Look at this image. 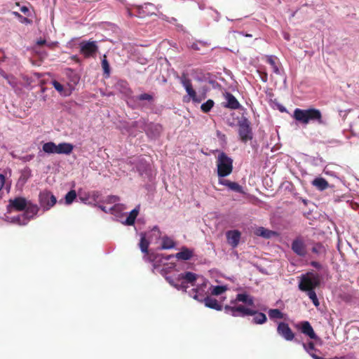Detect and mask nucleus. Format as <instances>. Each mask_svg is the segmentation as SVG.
<instances>
[{
  "mask_svg": "<svg viewBox=\"0 0 359 359\" xmlns=\"http://www.w3.org/2000/svg\"><path fill=\"white\" fill-rule=\"evenodd\" d=\"M293 118L303 124H308L310 121H316L318 124H323L321 111L315 108L302 109L297 108L293 112Z\"/></svg>",
  "mask_w": 359,
  "mask_h": 359,
  "instance_id": "obj_1",
  "label": "nucleus"
},
{
  "mask_svg": "<svg viewBox=\"0 0 359 359\" xmlns=\"http://www.w3.org/2000/svg\"><path fill=\"white\" fill-rule=\"evenodd\" d=\"M320 283V276L318 273L308 272L302 275L299 283V289L304 292L314 290Z\"/></svg>",
  "mask_w": 359,
  "mask_h": 359,
  "instance_id": "obj_2",
  "label": "nucleus"
},
{
  "mask_svg": "<svg viewBox=\"0 0 359 359\" xmlns=\"http://www.w3.org/2000/svg\"><path fill=\"white\" fill-rule=\"evenodd\" d=\"M218 177H223L229 175L233 170V160L224 152L219 154L217 161Z\"/></svg>",
  "mask_w": 359,
  "mask_h": 359,
  "instance_id": "obj_3",
  "label": "nucleus"
},
{
  "mask_svg": "<svg viewBox=\"0 0 359 359\" xmlns=\"http://www.w3.org/2000/svg\"><path fill=\"white\" fill-rule=\"evenodd\" d=\"M80 53L86 58L95 57L98 51L95 41H82L79 43Z\"/></svg>",
  "mask_w": 359,
  "mask_h": 359,
  "instance_id": "obj_4",
  "label": "nucleus"
},
{
  "mask_svg": "<svg viewBox=\"0 0 359 359\" xmlns=\"http://www.w3.org/2000/svg\"><path fill=\"white\" fill-rule=\"evenodd\" d=\"M238 135L240 140L246 143L253 137L252 128L250 127V123L247 118H243L238 121Z\"/></svg>",
  "mask_w": 359,
  "mask_h": 359,
  "instance_id": "obj_5",
  "label": "nucleus"
},
{
  "mask_svg": "<svg viewBox=\"0 0 359 359\" xmlns=\"http://www.w3.org/2000/svg\"><path fill=\"white\" fill-rule=\"evenodd\" d=\"M39 203L43 210L47 211L55 205L57 199L50 191L44 190L39 193Z\"/></svg>",
  "mask_w": 359,
  "mask_h": 359,
  "instance_id": "obj_6",
  "label": "nucleus"
},
{
  "mask_svg": "<svg viewBox=\"0 0 359 359\" xmlns=\"http://www.w3.org/2000/svg\"><path fill=\"white\" fill-rule=\"evenodd\" d=\"M224 312L230 314L233 317H245L249 315H252V309L248 308L243 305L238 306H229L226 305L224 307Z\"/></svg>",
  "mask_w": 359,
  "mask_h": 359,
  "instance_id": "obj_7",
  "label": "nucleus"
},
{
  "mask_svg": "<svg viewBox=\"0 0 359 359\" xmlns=\"http://www.w3.org/2000/svg\"><path fill=\"white\" fill-rule=\"evenodd\" d=\"M277 333L286 341H293L295 334L290 327L289 325L285 322H280L277 327Z\"/></svg>",
  "mask_w": 359,
  "mask_h": 359,
  "instance_id": "obj_8",
  "label": "nucleus"
},
{
  "mask_svg": "<svg viewBox=\"0 0 359 359\" xmlns=\"http://www.w3.org/2000/svg\"><path fill=\"white\" fill-rule=\"evenodd\" d=\"M295 327L300 330L303 334L308 336L310 339H316L318 338L312 326L309 321H302L295 325Z\"/></svg>",
  "mask_w": 359,
  "mask_h": 359,
  "instance_id": "obj_9",
  "label": "nucleus"
},
{
  "mask_svg": "<svg viewBox=\"0 0 359 359\" xmlns=\"http://www.w3.org/2000/svg\"><path fill=\"white\" fill-rule=\"evenodd\" d=\"M292 251L300 257H305L306 255V248L304 241L302 238H295L291 245Z\"/></svg>",
  "mask_w": 359,
  "mask_h": 359,
  "instance_id": "obj_10",
  "label": "nucleus"
},
{
  "mask_svg": "<svg viewBox=\"0 0 359 359\" xmlns=\"http://www.w3.org/2000/svg\"><path fill=\"white\" fill-rule=\"evenodd\" d=\"M194 298L195 299H198V301H200V299H198V295L197 294L194 295ZM201 302H203L206 307L215 309L216 311L222 310V306L220 304H219L217 300L210 296L205 297L203 299L201 300Z\"/></svg>",
  "mask_w": 359,
  "mask_h": 359,
  "instance_id": "obj_11",
  "label": "nucleus"
},
{
  "mask_svg": "<svg viewBox=\"0 0 359 359\" xmlns=\"http://www.w3.org/2000/svg\"><path fill=\"white\" fill-rule=\"evenodd\" d=\"M29 201L23 197H16L9 200V206L17 211L25 210Z\"/></svg>",
  "mask_w": 359,
  "mask_h": 359,
  "instance_id": "obj_12",
  "label": "nucleus"
},
{
  "mask_svg": "<svg viewBox=\"0 0 359 359\" xmlns=\"http://www.w3.org/2000/svg\"><path fill=\"white\" fill-rule=\"evenodd\" d=\"M219 183L220 184L226 186V187H228L230 190H231L233 191L243 194H245V191H244L242 186H241L237 182H231V181H229L228 180H225V179H219Z\"/></svg>",
  "mask_w": 359,
  "mask_h": 359,
  "instance_id": "obj_13",
  "label": "nucleus"
},
{
  "mask_svg": "<svg viewBox=\"0 0 359 359\" xmlns=\"http://www.w3.org/2000/svg\"><path fill=\"white\" fill-rule=\"evenodd\" d=\"M228 243L233 248L236 247L240 241L241 233L238 230L229 231L226 233Z\"/></svg>",
  "mask_w": 359,
  "mask_h": 359,
  "instance_id": "obj_14",
  "label": "nucleus"
},
{
  "mask_svg": "<svg viewBox=\"0 0 359 359\" xmlns=\"http://www.w3.org/2000/svg\"><path fill=\"white\" fill-rule=\"evenodd\" d=\"M237 302H243L248 306L254 305L253 297L245 293L238 294L236 297V299L234 300L231 301V304H235Z\"/></svg>",
  "mask_w": 359,
  "mask_h": 359,
  "instance_id": "obj_15",
  "label": "nucleus"
},
{
  "mask_svg": "<svg viewBox=\"0 0 359 359\" xmlns=\"http://www.w3.org/2000/svg\"><path fill=\"white\" fill-rule=\"evenodd\" d=\"M225 98L227 101L226 104L224 105L225 107L231 109H238L240 108V103L231 93H226Z\"/></svg>",
  "mask_w": 359,
  "mask_h": 359,
  "instance_id": "obj_16",
  "label": "nucleus"
},
{
  "mask_svg": "<svg viewBox=\"0 0 359 359\" xmlns=\"http://www.w3.org/2000/svg\"><path fill=\"white\" fill-rule=\"evenodd\" d=\"M39 208L36 204H33L30 201L28 202L27 206L25 209V215L29 221L32 219L39 212Z\"/></svg>",
  "mask_w": 359,
  "mask_h": 359,
  "instance_id": "obj_17",
  "label": "nucleus"
},
{
  "mask_svg": "<svg viewBox=\"0 0 359 359\" xmlns=\"http://www.w3.org/2000/svg\"><path fill=\"white\" fill-rule=\"evenodd\" d=\"M198 276L190 271L185 272L184 273H180L178 275L177 280H184L187 283H191V285H194V283L197 279Z\"/></svg>",
  "mask_w": 359,
  "mask_h": 359,
  "instance_id": "obj_18",
  "label": "nucleus"
},
{
  "mask_svg": "<svg viewBox=\"0 0 359 359\" xmlns=\"http://www.w3.org/2000/svg\"><path fill=\"white\" fill-rule=\"evenodd\" d=\"M74 149V145L71 143L62 142L57 145V154H70Z\"/></svg>",
  "mask_w": 359,
  "mask_h": 359,
  "instance_id": "obj_19",
  "label": "nucleus"
},
{
  "mask_svg": "<svg viewBox=\"0 0 359 359\" xmlns=\"http://www.w3.org/2000/svg\"><path fill=\"white\" fill-rule=\"evenodd\" d=\"M252 312L255 313L251 316H253L252 320V323L257 325H262L266 322L267 318L266 316L262 312H259L257 310L252 309Z\"/></svg>",
  "mask_w": 359,
  "mask_h": 359,
  "instance_id": "obj_20",
  "label": "nucleus"
},
{
  "mask_svg": "<svg viewBox=\"0 0 359 359\" xmlns=\"http://www.w3.org/2000/svg\"><path fill=\"white\" fill-rule=\"evenodd\" d=\"M312 185L319 191H324L329 187L328 182L323 177H316L312 181Z\"/></svg>",
  "mask_w": 359,
  "mask_h": 359,
  "instance_id": "obj_21",
  "label": "nucleus"
},
{
  "mask_svg": "<svg viewBox=\"0 0 359 359\" xmlns=\"http://www.w3.org/2000/svg\"><path fill=\"white\" fill-rule=\"evenodd\" d=\"M193 256V251L187 248H183L182 250L177 252L175 255L176 258L182 260H189Z\"/></svg>",
  "mask_w": 359,
  "mask_h": 359,
  "instance_id": "obj_22",
  "label": "nucleus"
},
{
  "mask_svg": "<svg viewBox=\"0 0 359 359\" xmlns=\"http://www.w3.org/2000/svg\"><path fill=\"white\" fill-rule=\"evenodd\" d=\"M275 233L274 231L265 229L264 227L260 226L255 231V234L258 236L263 237L264 238H269Z\"/></svg>",
  "mask_w": 359,
  "mask_h": 359,
  "instance_id": "obj_23",
  "label": "nucleus"
},
{
  "mask_svg": "<svg viewBox=\"0 0 359 359\" xmlns=\"http://www.w3.org/2000/svg\"><path fill=\"white\" fill-rule=\"evenodd\" d=\"M42 149L45 153L57 154V145L53 142H49L43 144Z\"/></svg>",
  "mask_w": 359,
  "mask_h": 359,
  "instance_id": "obj_24",
  "label": "nucleus"
},
{
  "mask_svg": "<svg viewBox=\"0 0 359 359\" xmlns=\"http://www.w3.org/2000/svg\"><path fill=\"white\" fill-rule=\"evenodd\" d=\"M277 58L273 55L266 56V62L271 66L273 72L276 74H280V70L276 64V60Z\"/></svg>",
  "mask_w": 359,
  "mask_h": 359,
  "instance_id": "obj_25",
  "label": "nucleus"
},
{
  "mask_svg": "<svg viewBox=\"0 0 359 359\" xmlns=\"http://www.w3.org/2000/svg\"><path fill=\"white\" fill-rule=\"evenodd\" d=\"M210 294L212 295L217 296L219 294H222V293L225 292L228 287L226 285H216V286H211L210 288Z\"/></svg>",
  "mask_w": 359,
  "mask_h": 359,
  "instance_id": "obj_26",
  "label": "nucleus"
},
{
  "mask_svg": "<svg viewBox=\"0 0 359 359\" xmlns=\"http://www.w3.org/2000/svg\"><path fill=\"white\" fill-rule=\"evenodd\" d=\"M139 213V210L137 208L133 209L130 211L129 215L127 217L125 224L126 225H133L135 221L136 217H137Z\"/></svg>",
  "mask_w": 359,
  "mask_h": 359,
  "instance_id": "obj_27",
  "label": "nucleus"
},
{
  "mask_svg": "<svg viewBox=\"0 0 359 359\" xmlns=\"http://www.w3.org/2000/svg\"><path fill=\"white\" fill-rule=\"evenodd\" d=\"M270 319H283L284 314L278 309H271L268 312Z\"/></svg>",
  "mask_w": 359,
  "mask_h": 359,
  "instance_id": "obj_28",
  "label": "nucleus"
},
{
  "mask_svg": "<svg viewBox=\"0 0 359 359\" xmlns=\"http://www.w3.org/2000/svg\"><path fill=\"white\" fill-rule=\"evenodd\" d=\"M141 251L144 253L148 252L149 242L147 240L145 234L141 233V238L139 243Z\"/></svg>",
  "mask_w": 359,
  "mask_h": 359,
  "instance_id": "obj_29",
  "label": "nucleus"
},
{
  "mask_svg": "<svg viewBox=\"0 0 359 359\" xmlns=\"http://www.w3.org/2000/svg\"><path fill=\"white\" fill-rule=\"evenodd\" d=\"M175 247V242L172 239L168 236H164L162 238V249H171Z\"/></svg>",
  "mask_w": 359,
  "mask_h": 359,
  "instance_id": "obj_30",
  "label": "nucleus"
},
{
  "mask_svg": "<svg viewBox=\"0 0 359 359\" xmlns=\"http://www.w3.org/2000/svg\"><path fill=\"white\" fill-rule=\"evenodd\" d=\"M12 222L19 225H26L29 221L28 219L25 217V214L23 213L21 215L13 217L12 218Z\"/></svg>",
  "mask_w": 359,
  "mask_h": 359,
  "instance_id": "obj_31",
  "label": "nucleus"
},
{
  "mask_svg": "<svg viewBox=\"0 0 359 359\" xmlns=\"http://www.w3.org/2000/svg\"><path fill=\"white\" fill-rule=\"evenodd\" d=\"M101 64H102V67L104 71V74L106 75V77H108L110 74V66H109V62L107 60L106 55H103V58L102 59Z\"/></svg>",
  "mask_w": 359,
  "mask_h": 359,
  "instance_id": "obj_32",
  "label": "nucleus"
},
{
  "mask_svg": "<svg viewBox=\"0 0 359 359\" xmlns=\"http://www.w3.org/2000/svg\"><path fill=\"white\" fill-rule=\"evenodd\" d=\"M214 101L212 100H208L205 102L203 103L201 106V109L204 113L209 112L214 106Z\"/></svg>",
  "mask_w": 359,
  "mask_h": 359,
  "instance_id": "obj_33",
  "label": "nucleus"
},
{
  "mask_svg": "<svg viewBox=\"0 0 359 359\" xmlns=\"http://www.w3.org/2000/svg\"><path fill=\"white\" fill-rule=\"evenodd\" d=\"M311 251L317 255H320L325 253V248L322 244L318 243L313 246Z\"/></svg>",
  "mask_w": 359,
  "mask_h": 359,
  "instance_id": "obj_34",
  "label": "nucleus"
},
{
  "mask_svg": "<svg viewBox=\"0 0 359 359\" xmlns=\"http://www.w3.org/2000/svg\"><path fill=\"white\" fill-rule=\"evenodd\" d=\"M76 198V193L75 190H71L69 191L66 195H65V203L67 205H70L72 203V202L75 200Z\"/></svg>",
  "mask_w": 359,
  "mask_h": 359,
  "instance_id": "obj_35",
  "label": "nucleus"
},
{
  "mask_svg": "<svg viewBox=\"0 0 359 359\" xmlns=\"http://www.w3.org/2000/svg\"><path fill=\"white\" fill-rule=\"evenodd\" d=\"M180 81L182 86L184 87V88H188L192 85L191 79L185 73H183L182 76L180 77Z\"/></svg>",
  "mask_w": 359,
  "mask_h": 359,
  "instance_id": "obj_36",
  "label": "nucleus"
},
{
  "mask_svg": "<svg viewBox=\"0 0 359 359\" xmlns=\"http://www.w3.org/2000/svg\"><path fill=\"white\" fill-rule=\"evenodd\" d=\"M307 292H308V296L311 299L313 304L316 306H319V301H318V299L317 297L315 290L308 291Z\"/></svg>",
  "mask_w": 359,
  "mask_h": 359,
  "instance_id": "obj_37",
  "label": "nucleus"
},
{
  "mask_svg": "<svg viewBox=\"0 0 359 359\" xmlns=\"http://www.w3.org/2000/svg\"><path fill=\"white\" fill-rule=\"evenodd\" d=\"M303 345V347L304 348V349L306 351L307 353H311V352H313V351H316V349L315 348V345L313 342H309V344H305V343H303L302 344Z\"/></svg>",
  "mask_w": 359,
  "mask_h": 359,
  "instance_id": "obj_38",
  "label": "nucleus"
},
{
  "mask_svg": "<svg viewBox=\"0 0 359 359\" xmlns=\"http://www.w3.org/2000/svg\"><path fill=\"white\" fill-rule=\"evenodd\" d=\"M137 99L139 100H148V101H151L153 100V97L152 95L148 94V93H142L141 95H140L138 97H137Z\"/></svg>",
  "mask_w": 359,
  "mask_h": 359,
  "instance_id": "obj_39",
  "label": "nucleus"
},
{
  "mask_svg": "<svg viewBox=\"0 0 359 359\" xmlns=\"http://www.w3.org/2000/svg\"><path fill=\"white\" fill-rule=\"evenodd\" d=\"M14 14L15 15V16H17L20 19V22L22 23L30 24L32 22L29 18L22 16L20 14H19L17 12H15Z\"/></svg>",
  "mask_w": 359,
  "mask_h": 359,
  "instance_id": "obj_40",
  "label": "nucleus"
},
{
  "mask_svg": "<svg viewBox=\"0 0 359 359\" xmlns=\"http://www.w3.org/2000/svg\"><path fill=\"white\" fill-rule=\"evenodd\" d=\"M121 86L123 87V93H125L126 95H130L132 93V90L130 88L128 87V84L126 82H122L121 83L119 84Z\"/></svg>",
  "mask_w": 359,
  "mask_h": 359,
  "instance_id": "obj_41",
  "label": "nucleus"
},
{
  "mask_svg": "<svg viewBox=\"0 0 359 359\" xmlns=\"http://www.w3.org/2000/svg\"><path fill=\"white\" fill-rule=\"evenodd\" d=\"M53 86L59 93H62L64 90L63 86L57 81H53Z\"/></svg>",
  "mask_w": 359,
  "mask_h": 359,
  "instance_id": "obj_42",
  "label": "nucleus"
},
{
  "mask_svg": "<svg viewBox=\"0 0 359 359\" xmlns=\"http://www.w3.org/2000/svg\"><path fill=\"white\" fill-rule=\"evenodd\" d=\"M186 91L191 98H194L196 96V91L192 87V85L188 88H186Z\"/></svg>",
  "mask_w": 359,
  "mask_h": 359,
  "instance_id": "obj_43",
  "label": "nucleus"
},
{
  "mask_svg": "<svg viewBox=\"0 0 359 359\" xmlns=\"http://www.w3.org/2000/svg\"><path fill=\"white\" fill-rule=\"evenodd\" d=\"M182 282L180 284H178V290L179 289H183L184 290H186L187 288H188V285H187V283L184 280H181Z\"/></svg>",
  "mask_w": 359,
  "mask_h": 359,
  "instance_id": "obj_44",
  "label": "nucleus"
},
{
  "mask_svg": "<svg viewBox=\"0 0 359 359\" xmlns=\"http://www.w3.org/2000/svg\"><path fill=\"white\" fill-rule=\"evenodd\" d=\"M5 176L2 174H0V191L3 189L4 185L5 184Z\"/></svg>",
  "mask_w": 359,
  "mask_h": 359,
  "instance_id": "obj_45",
  "label": "nucleus"
},
{
  "mask_svg": "<svg viewBox=\"0 0 359 359\" xmlns=\"http://www.w3.org/2000/svg\"><path fill=\"white\" fill-rule=\"evenodd\" d=\"M311 265L316 269H320L321 268V264L318 262H316V261H312L311 262Z\"/></svg>",
  "mask_w": 359,
  "mask_h": 359,
  "instance_id": "obj_46",
  "label": "nucleus"
},
{
  "mask_svg": "<svg viewBox=\"0 0 359 359\" xmlns=\"http://www.w3.org/2000/svg\"><path fill=\"white\" fill-rule=\"evenodd\" d=\"M45 44H46V41L45 39H40L37 40V41H36V45L37 46H43V45H45Z\"/></svg>",
  "mask_w": 359,
  "mask_h": 359,
  "instance_id": "obj_47",
  "label": "nucleus"
},
{
  "mask_svg": "<svg viewBox=\"0 0 359 359\" xmlns=\"http://www.w3.org/2000/svg\"><path fill=\"white\" fill-rule=\"evenodd\" d=\"M166 280L169 282V283L173 285L175 287L178 288V284L175 283L174 281L169 277L166 278Z\"/></svg>",
  "mask_w": 359,
  "mask_h": 359,
  "instance_id": "obj_48",
  "label": "nucleus"
},
{
  "mask_svg": "<svg viewBox=\"0 0 359 359\" xmlns=\"http://www.w3.org/2000/svg\"><path fill=\"white\" fill-rule=\"evenodd\" d=\"M20 11L22 12L23 13L25 14H27V13H29V8L25 6H23L20 8Z\"/></svg>",
  "mask_w": 359,
  "mask_h": 359,
  "instance_id": "obj_49",
  "label": "nucleus"
},
{
  "mask_svg": "<svg viewBox=\"0 0 359 359\" xmlns=\"http://www.w3.org/2000/svg\"><path fill=\"white\" fill-rule=\"evenodd\" d=\"M118 201V197L115 196H109V202H116Z\"/></svg>",
  "mask_w": 359,
  "mask_h": 359,
  "instance_id": "obj_50",
  "label": "nucleus"
},
{
  "mask_svg": "<svg viewBox=\"0 0 359 359\" xmlns=\"http://www.w3.org/2000/svg\"><path fill=\"white\" fill-rule=\"evenodd\" d=\"M191 48H192L193 50H200V48H199V46H198V43H193V44L191 45Z\"/></svg>",
  "mask_w": 359,
  "mask_h": 359,
  "instance_id": "obj_51",
  "label": "nucleus"
},
{
  "mask_svg": "<svg viewBox=\"0 0 359 359\" xmlns=\"http://www.w3.org/2000/svg\"><path fill=\"white\" fill-rule=\"evenodd\" d=\"M192 100L194 102H200L201 101V100L200 98L198 97L197 95L196 94V96L194 97V98H191Z\"/></svg>",
  "mask_w": 359,
  "mask_h": 359,
  "instance_id": "obj_52",
  "label": "nucleus"
},
{
  "mask_svg": "<svg viewBox=\"0 0 359 359\" xmlns=\"http://www.w3.org/2000/svg\"><path fill=\"white\" fill-rule=\"evenodd\" d=\"M93 196L94 198V200H95V198L99 196V193L97 191H94L93 193Z\"/></svg>",
  "mask_w": 359,
  "mask_h": 359,
  "instance_id": "obj_53",
  "label": "nucleus"
},
{
  "mask_svg": "<svg viewBox=\"0 0 359 359\" xmlns=\"http://www.w3.org/2000/svg\"><path fill=\"white\" fill-rule=\"evenodd\" d=\"M99 208L104 212H107L106 207L103 205H100Z\"/></svg>",
  "mask_w": 359,
  "mask_h": 359,
  "instance_id": "obj_54",
  "label": "nucleus"
},
{
  "mask_svg": "<svg viewBox=\"0 0 359 359\" xmlns=\"http://www.w3.org/2000/svg\"><path fill=\"white\" fill-rule=\"evenodd\" d=\"M4 77L6 78L8 81V83L11 84V85H13V83L8 80V76L6 74H3Z\"/></svg>",
  "mask_w": 359,
  "mask_h": 359,
  "instance_id": "obj_55",
  "label": "nucleus"
},
{
  "mask_svg": "<svg viewBox=\"0 0 359 359\" xmlns=\"http://www.w3.org/2000/svg\"><path fill=\"white\" fill-rule=\"evenodd\" d=\"M33 157H34V156H33V155H30V156H26V157H25V158H26L27 160H30V159H32Z\"/></svg>",
  "mask_w": 359,
  "mask_h": 359,
  "instance_id": "obj_56",
  "label": "nucleus"
},
{
  "mask_svg": "<svg viewBox=\"0 0 359 359\" xmlns=\"http://www.w3.org/2000/svg\"><path fill=\"white\" fill-rule=\"evenodd\" d=\"M47 46L50 48H53L55 46V43H51L47 44Z\"/></svg>",
  "mask_w": 359,
  "mask_h": 359,
  "instance_id": "obj_57",
  "label": "nucleus"
},
{
  "mask_svg": "<svg viewBox=\"0 0 359 359\" xmlns=\"http://www.w3.org/2000/svg\"><path fill=\"white\" fill-rule=\"evenodd\" d=\"M262 80H263L264 81H266V80H267V75H266V74H265V75L264 76V77H262Z\"/></svg>",
  "mask_w": 359,
  "mask_h": 359,
  "instance_id": "obj_58",
  "label": "nucleus"
},
{
  "mask_svg": "<svg viewBox=\"0 0 359 359\" xmlns=\"http://www.w3.org/2000/svg\"><path fill=\"white\" fill-rule=\"evenodd\" d=\"M333 359H344V358H333Z\"/></svg>",
  "mask_w": 359,
  "mask_h": 359,
  "instance_id": "obj_59",
  "label": "nucleus"
},
{
  "mask_svg": "<svg viewBox=\"0 0 359 359\" xmlns=\"http://www.w3.org/2000/svg\"><path fill=\"white\" fill-rule=\"evenodd\" d=\"M246 36L251 37V36H252V35H251V34H246Z\"/></svg>",
  "mask_w": 359,
  "mask_h": 359,
  "instance_id": "obj_60",
  "label": "nucleus"
},
{
  "mask_svg": "<svg viewBox=\"0 0 359 359\" xmlns=\"http://www.w3.org/2000/svg\"><path fill=\"white\" fill-rule=\"evenodd\" d=\"M195 290L196 292H198L199 288H196Z\"/></svg>",
  "mask_w": 359,
  "mask_h": 359,
  "instance_id": "obj_61",
  "label": "nucleus"
}]
</instances>
